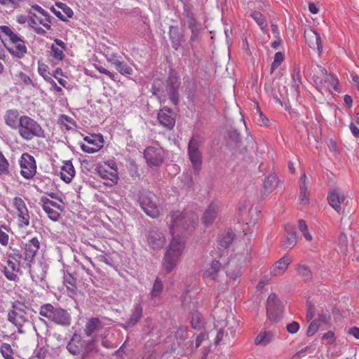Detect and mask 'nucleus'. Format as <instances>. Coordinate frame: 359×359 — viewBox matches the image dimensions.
Segmentation results:
<instances>
[{"mask_svg":"<svg viewBox=\"0 0 359 359\" xmlns=\"http://www.w3.org/2000/svg\"><path fill=\"white\" fill-rule=\"evenodd\" d=\"M197 217L194 213L172 212L170 215V231L172 235L188 229L196 223ZM185 247L184 241L177 235L173 236L165 253L163 266L168 273L176 266Z\"/></svg>","mask_w":359,"mask_h":359,"instance_id":"f257e3e1","label":"nucleus"},{"mask_svg":"<svg viewBox=\"0 0 359 359\" xmlns=\"http://www.w3.org/2000/svg\"><path fill=\"white\" fill-rule=\"evenodd\" d=\"M67 348L72 355H81L85 359L97 351V338L86 340L81 335L74 334Z\"/></svg>","mask_w":359,"mask_h":359,"instance_id":"f03ea898","label":"nucleus"},{"mask_svg":"<svg viewBox=\"0 0 359 359\" xmlns=\"http://www.w3.org/2000/svg\"><path fill=\"white\" fill-rule=\"evenodd\" d=\"M18 129L20 136L27 141H29L34 137H45V132L41 125L27 116H20Z\"/></svg>","mask_w":359,"mask_h":359,"instance_id":"7ed1b4c3","label":"nucleus"},{"mask_svg":"<svg viewBox=\"0 0 359 359\" xmlns=\"http://www.w3.org/2000/svg\"><path fill=\"white\" fill-rule=\"evenodd\" d=\"M84 332L90 339L97 338V344L100 341L101 344L107 348L113 347V344L107 340L109 330L102 327L98 318L90 319L85 325Z\"/></svg>","mask_w":359,"mask_h":359,"instance_id":"20e7f679","label":"nucleus"},{"mask_svg":"<svg viewBox=\"0 0 359 359\" xmlns=\"http://www.w3.org/2000/svg\"><path fill=\"white\" fill-rule=\"evenodd\" d=\"M39 314L60 325L68 326L71 323L69 313L62 308L54 307L51 304L42 305Z\"/></svg>","mask_w":359,"mask_h":359,"instance_id":"39448f33","label":"nucleus"},{"mask_svg":"<svg viewBox=\"0 0 359 359\" xmlns=\"http://www.w3.org/2000/svg\"><path fill=\"white\" fill-rule=\"evenodd\" d=\"M203 141L198 136L192 137L188 144V156L193 170L198 173L202 167L201 146Z\"/></svg>","mask_w":359,"mask_h":359,"instance_id":"423d86ee","label":"nucleus"},{"mask_svg":"<svg viewBox=\"0 0 359 359\" xmlns=\"http://www.w3.org/2000/svg\"><path fill=\"white\" fill-rule=\"evenodd\" d=\"M157 198L149 191H144L139 196L138 202L143 211L149 217L156 218L159 216L161 207Z\"/></svg>","mask_w":359,"mask_h":359,"instance_id":"0eeeda50","label":"nucleus"},{"mask_svg":"<svg viewBox=\"0 0 359 359\" xmlns=\"http://www.w3.org/2000/svg\"><path fill=\"white\" fill-rule=\"evenodd\" d=\"M28 25L36 34L44 35L46 33V29L49 30L51 28V17L49 13L43 15L29 11Z\"/></svg>","mask_w":359,"mask_h":359,"instance_id":"6e6552de","label":"nucleus"},{"mask_svg":"<svg viewBox=\"0 0 359 359\" xmlns=\"http://www.w3.org/2000/svg\"><path fill=\"white\" fill-rule=\"evenodd\" d=\"M26 306L20 302L13 306V309L8 314V320L15 325L20 333H23V325L27 321V314L26 313Z\"/></svg>","mask_w":359,"mask_h":359,"instance_id":"1a4fd4ad","label":"nucleus"},{"mask_svg":"<svg viewBox=\"0 0 359 359\" xmlns=\"http://www.w3.org/2000/svg\"><path fill=\"white\" fill-rule=\"evenodd\" d=\"M165 156V151L160 147L150 146L144 151V157L150 168L159 167L163 163Z\"/></svg>","mask_w":359,"mask_h":359,"instance_id":"9d476101","label":"nucleus"},{"mask_svg":"<svg viewBox=\"0 0 359 359\" xmlns=\"http://www.w3.org/2000/svg\"><path fill=\"white\" fill-rule=\"evenodd\" d=\"M20 174L27 179H32L36 172V163L34 158L28 153L22 154L20 160Z\"/></svg>","mask_w":359,"mask_h":359,"instance_id":"9b49d317","label":"nucleus"},{"mask_svg":"<svg viewBox=\"0 0 359 359\" xmlns=\"http://www.w3.org/2000/svg\"><path fill=\"white\" fill-rule=\"evenodd\" d=\"M12 204L16 210L19 226L27 227L29 225V215L25 201L20 197H15Z\"/></svg>","mask_w":359,"mask_h":359,"instance_id":"f8f14e48","label":"nucleus"},{"mask_svg":"<svg viewBox=\"0 0 359 359\" xmlns=\"http://www.w3.org/2000/svg\"><path fill=\"white\" fill-rule=\"evenodd\" d=\"M147 241L149 247L154 250L162 248L165 243L164 234L156 227H153L148 231Z\"/></svg>","mask_w":359,"mask_h":359,"instance_id":"ddd939ff","label":"nucleus"},{"mask_svg":"<svg viewBox=\"0 0 359 359\" xmlns=\"http://www.w3.org/2000/svg\"><path fill=\"white\" fill-rule=\"evenodd\" d=\"M87 144H83L81 148L83 151L93 154L98 151L103 147V139L100 135H93L84 137Z\"/></svg>","mask_w":359,"mask_h":359,"instance_id":"4468645a","label":"nucleus"},{"mask_svg":"<svg viewBox=\"0 0 359 359\" xmlns=\"http://www.w3.org/2000/svg\"><path fill=\"white\" fill-rule=\"evenodd\" d=\"M180 81L177 76L170 74L167 81L166 91L170 100L173 104H177L179 101L178 88Z\"/></svg>","mask_w":359,"mask_h":359,"instance_id":"2eb2a0df","label":"nucleus"},{"mask_svg":"<svg viewBox=\"0 0 359 359\" xmlns=\"http://www.w3.org/2000/svg\"><path fill=\"white\" fill-rule=\"evenodd\" d=\"M95 170L99 176L106 180L104 182V184L107 186H112L116 184L118 177L117 170L115 169H114V170H111L107 169L106 165H97Z\"/></svg>","mask_w":359,"mask_h":359,"instance_id":"dca6fc26","label":"nucleus"},{"mask_svg":"<svg viewBox=\"0 0 359 359\" xmlns=\"http://www.w3.org/2000/svg\"><path fill=\"white\" fill-rule=\"evenodd\" d=\"M322 74L324 75V80L315 81L317 88L320 90H330V88H332L334 90H337V84H338V79L333 76L332 74H328L326 69H321Z\"/></svg>","mask_w":359,"mask_h":359,"instance_id":"f3484780","label":"nucleus"},{"mask_svg":"<svg viewBox=\"0 0 359 359\" xmlns=\"http://www.w3.org/2000/svg\"><path fill=\"white\" fill-rule=\"evenodd\" d=\"M346 196L339 189L332 190L328 195L327 200L330 205L337 212L341 210V205L346 201Z\"/></svg>","mask_w":359,"mask_h":359,"instance_id":"a211bd4d","label":"nucleus"},{"mask_svg":"<svg viewBox=\"0 0 359 359\" xmlns=\"http://www.w3.org/2000/svg\"><path fill=\"white\" fill-rule=\"evenodd\" d=\"M159 123L164 128L171 130L175 124V119L170 109L164 107L158 114Z\"/></svg>","mask_w":359,"mask_h":359,"instance_id":"6ab92c4d","label":"nucleus"},{"mask_svg":"<svg viewBox=\"0 0 359 359\" xmlns=\"http://www.w3.org/2000/svg\"><path fill=\"white\" fill-rule=\"evenodd\" d=\"M281 311L280 304L277 297L271 294L267 299V315L271 320H276Z\"/></svg>","mask_w":359,"mask_h":359,"instance_id":"aec40b11","label":"nucleus"},{"mask_svg":"<svg viewBox=\"0 0 359 359\" xmlns=\"http://www.w3.org/2000/svg\"><path fill=\"white\" fill-rule=\"evenodd\" d=\"M40 243L36 237H34L24 245L25 260L28 263L33 261L36 252L39 249Z\"/></svg>","mask_w":359,"mask_h":359,"instance_id":"412c9836","label":"nucleus"},{"mask_svg":"<svg viewBox=\"0 0 359 359\" xmlns=\"http://www.w3.org/2000/svg\"><path fill=\"white\" fill-rule=\"evenodd\" d=\"M304 35L308 45L311 48L316 49L318 54L320 55L323 52V46L320 35L313 29L306 31Z\"/></svg>","mask_w":359,"mask_h":359,"instance_id":"4be33fe9","label":"nucleus"},{"mask_svg":"<svg viewBox=\"0 0 359 359\" xmlns=\"http://www.w3.org/2000/svg\"><path fill=\"white\" fill-rule=\"evenodd\" d=\"M292 262V259L287 256H284L271 267L270 273L272 276H282L287 270L288 266Z\"/></svg>","mask_w":359,"mask_h":359,"instance_id":"5701e85b","label":"nucleus"},{"mask_svg":"<svg viewBox=\"0 0 359 359\" xmlns=\"http://www.w3.org/2000/svg\"><path fill=\"white\" fill-rule=\"evenodd\" d=\"M276 339V332L272 330H262L255 339L256 345L266 346Z\"/></svg>","mask_w":359,"mask_h":359,"instance_id":"b1692460","label":"nucleus"},{"mask_svg":"<svg viewBox=\"0 0 359 359\" xmlns=\"http://www.w3.org/2000/svg\"><path fill=\"white\" fill-rule=\"evenodd\" d=\"M219 208V205L217 202H212L209 205L202 217V222L205 226H208L213 222L216 218Z\"/></svg>","mask_w":359,"mask_h":359,"instance_id":"393cba45","label":"nucleus"},{"mask_svg":"<svg viewBox=\"0 0 359 359\" xmlns=\"http://www.w3.org/2000/svg\"><path fill=\"white\" fill-rule=\"evenodd\" d=\"M20 271L19 262L8 259L6 266L4 267V275L9 280H15Z\"/></svg>","mask_w":359,"mask_h":359,"instance_id":"a878e982","label":"nucleus"},{"mask_svg":"<svg viewBox=\"0 0 359 359\" xmlns=\"http://www.w3.org/2000/svg\"><path fill=\"white\" fill-rule=\"evenodd\" d=\"M13 44V47L11 48L10 52L14 55L19 58L22 57L27 53V47L25 41L18 35L16 39H13L11 41Z\"/></svg>","mask_w":359,"mask_h":359,"instance_id":"bb28decb","label":"nucleus"},{"mask_svg":"<svg viewBox=\"0 0 359 359\" xmlns=\"http://www.w3.org/2000/svg\"><path fill=\"white\" fill-rule=\"evenodd\" d=\"M142 306L140 304H136L134 306L131 311V314L129 318L123 324V327L126 329L133 327L141 318L142 315Z\"/></svg>","mask_w":359,"mask_h":359,"instance_id":"cd10ccee","label":"nucleus"},{"mask_svg":"<svg viewBox=\"0 0 359 359\" xmlns=\"http://www.w3.org/2000/svg\"><path fill=\"white\" fill-rule=\"evenodd\" d=\"M75 175V170L72 161L64 162L60 170V177L66 183H69Z\"/></svg>","mask_w":359,"mask_h":359,"instance_id":"c85d7f7f","label":"nucleus"},{"mask_svg":"<svg viewBox=\"0 0 359 359\" xmlns=\"http://www.w3.org/2000/svg\"><path fill=\"white\" fill-rule=\"evenodd\" d=\"M20 115L16 109H10L6 112L4 121L7 126L13 129H18L20 124Z\"/></svg>","mask_w":359,"mask_h":359,"instance_id":"c756f323","label":"nucleus"},{"mask_svg":"<svg viewBox=\"0 0 359 359\" xmlns=\"http://www.w3.org/2000/svg\"><path fill=\"white\" fill-rule=\"evenodd\" d=\"M308 184L309 182L307 180V177L306 174H304L299 180V187H300V196L299 200L301 203L302 204H308L309 201V193L308 191Z\"/></svg>","mask_w":359,"mask_h":359,"instance_id":"7c9ffc66","label":"nucleus"},{"mask_svg":"<svg viewBox=\"0 0 359 359\" xmlns=\"http://www.w3.org/2000/svg\"><path fill=\"white\" fill-rule=\"evenodd\" d=\"M226 276L231 278L233 280H236V279L240 277L241 267H238L236 262L234 259H231L226 264Z\"/></svg>","mask_w":359,"mask_h":359,"instance_id":"2f4dec72","label":"nucleus"},{"mask_svg":"<svg viewBox=\"0 0 359 359\" xmlns=\"http://www.w3.org/2000/svg\"><path fill=\"white\" fill-rule=\"evenodd\" d=\"M220 264L218 261H213L211 266L203 273V278L206 281L216 280L220 269Z\"/></svg>","mask_w":359,"mask_h":359,"instance_id":"473e14b6","label":"nucleus"},{"mask_svg":"<svg viewBox=\"0 0 359 359\" xmlns=\"http://www.w3.org/2000/svg\"><path fill=\"white\" fill-rule=\"evenodd\" d=\"M234 239V233L232 231L228 230L222 233L218 237V244L224 248H227Z\"/></svg>","mask_w":359,"mask_h":359,"instance_id":"72a5a7b5","label":"nucleus"},{"mask_svg":"<svg viewBox=\"0 0 359 359\" xmlns=\"http://www.w3.org/2000/svg\"><path fill=\"white\" fill-rule=\"evenodd\" d=\"M297 236L296 232H287L285 240L283 241L282 246L285 249H291L297 244Z\"/></svg>","mask_w":359,"mask_h":359,"instance_id":"f704fd0d","label":"nucleus"},{"mask_svg":"<svg viewBox=\"0 0 359 359\" xmlns=\"http://www.w3.org/2000/svg\"><path fill=\"white\" fill-rule=\"evenodd\" d=\"M331 320L330 311L327 309H320L318 310V316L315 320H317L320 325L329 324Z\"/></svg>","mask_w":359,"mask_h":359,"instance_id":"c9c22d12","label":"nucleus"},{"mask_svg":"<svg viewBox=\"0 0 359 359\" xmlns=\"http://www.w3.org/2000/svg\"><path fill=\"white\" fill-rule=\"evenodd\" d=\"M295 269L298 275L300 276L305 281H309L312 279V273L306 266L298 264L296 266Z\"/></svg>","mask_w":359,"mask_h":359,"instance_id":"e433bc0d","label":"nucleus"},{"mask_svg":"<svg viewBox=\"0 0 359 359\" xmlns=\"http://www.w3.org/2000/svg\"><path fill=\"white\" fill-rule=\"evenodd\" d=\"M302 82L300 69L299 68L294 69L292 74V88L294 92L297 94L299 85Z\"/></svg>","mask_w":359,"mask_h":359,"instance_id":"4c0bfd02","label":"nucleus"},{"mask_svg":"<svg viewBox=\"0 0 359 359\" xmlns=\"http://www.w3.org/2000/svg\"><path fill=\"white\" fill-rule=\"evenodd\" d=\"M11 229L6 225L0 226V244L3 246H7L9 243V233Z\"/></svg>","mask_w":359,"mask_h":359,"instance_id":"58836bf2","label":"nucleus"},{"mask_svg":"<svg viewBox=\"0 0 359 359\" xmlns=\"http://www.w3.org/2000/svg\"><path fill=\"white\" fill-rule=\"evenodd\" d=\"M26 0H0V4L6 8L15 10L20 6Z\"/></svg>","mask_w":359,"mask_h":359,"instance_id":"ea45409f","label":"nucleus"},{"mask_svg":"<svg viewBox=\"0 0 359 359\" xmlns=\"http://www.w3.org/2000/svg\"><path fill=\"white\" fill-rule=\"evenodd\" d=\"M0 351L5 359H14V353L10 344L3 343L0 346Z\"/></svg>","mask_w":359,"mask_h":359,"instance_id":"a19ab883","label":"nucleus"},{"mask_svg":"<svg viewBox=\"0 0 359 359\" xmlns=\"http://www.w3.org/2000/svg\"><path fill=\"white\" fill-rule=\"evenodd\" d=\"M163 285L160 278H157L153 285V289L151 292V297L152 299L158 297L163 291Z\"/></svg>","mask_w":359,"mask_h":359,"instance_id":"79ce46f5","label":"nucleus"},{"mask_svg":"<svg viewBox=\"0 0 359 359\" xmlns=\"http://www.w3.org/2000/svg\"><path fill=\"white\" fill-rule=\"evenodd\" d=\"M55 6L57 8L61 10L64 17L65 18L66 21H67L68 18H70L73 16L74 12L72 9L67 4L59 2L56 3Z\"/></svg>","mask_w":359,"mask_h":359,"instance_id":"37998d69","label":"nucleus"},{"mask_svg":"<svg viewBox=\"0 0 359 359\" xmlns=\"http://www.w3.org/2000/svg\"><path fill=\"white\" fill-rule=\"evenodd\" d=\"M298 228L300 232L302 233L304 237L307 241H311L313 239L312 236L308 231V226L306 222L303 219H299L298 222Z\"/></svg>","mask_w":359,"mask_h":359,"instance_id":"c03bdc74","label":"nucleus"},{"mask_svg":"<svg viewBox=\"0 0 359 359\" xmlns=\"http://www.w3.org/2000/svg\"><path fill=\"white\" fill-rule=\"evenodd\" d=\"M277 178L274 175L269 176L264 183V188L265 191L269 193L277 185Z\"/></svg>","mask_w":359,"mask_h":359,"instance_id":"a18cd8bd","label":"nucleus"},{"mask_svg":"<svg viewBox=\"0 0 359 359\" xmlns=\"http://www.w3.org/2000/svg\"><path fill=\"white\" fill-rule=\"evenodd\" d=\"M238 210L242 215L247 212L249 215H253L252 203L249 200H245L239 206Z\"/></svg>","mask_w":359,"mask_h":359,"instance_id":"49530a36","label":"nucleus"},{"mask_svg":"<svg viewBox=\"0 0 359 359\" xmlns=\"http://www.w3.org/2000/svg\"><path fill=\"white\" fill-rule=\"evenodd\" d=\"M191 323L193 328L201 329L203 324L201 313L198 312L193 313Z\"/></svg>","mask_w":359,"mask_h":359,"instance_id":"de8ad7c7","label":"nucleus"},{"mask_svg":"<svg viewBox=\"0 0 359 359\" xmlns=\"http://www.w3.org/2000/svg\"><path fill=\"white\" fill-rule=\"evenodd\" d=\"M63 49L57 48L54 44L51 46V55L53 57L54 62H57L61 61L64 57Z\"/></svg>","mask_w":359,"mask_h":359,"instance_id":"09e8293b","label":"nucleus"},{"mask_svg":"<svg viewBox=\"0 0 359 359\" xmlns=\"http://www.w3.org/2000/svg\"><path fill=\"white\" fill-rule=\"evenodd\" d=\"M0 35L4 36L6 37V39L11 41L13 39H16L18 34L14 33L12 29L7 26H1L0 27Z\"/></svg>","mask_w":359,"mask_h":359,"instance_id":"8fccbe9b","label":"nucleus"},{"mask_svg":"<svg viewBox=\"0 0 359 359\" xmlns=\"http://www.w3.org/2000/svg\"><path fill=\"white\" fill-rule=\"evenodd\" d=\"M43 210L48 215V217L53 221L58 220L60 217V213L57 210H54L52 208H50L48 205H43L42 206Z\"/></svg>","mask_w":359,"mask_h":359,"instance_id":"3c124183","label":"nucleus"},{"mask_svg":"<svg viewBox=\"0 0 359 359\" xmlns=\"http://www.w3.org/2000/svg\"><path fill=\"white\" fill-rule=\"evenodd\" d=\"M16 76L18 78V82L25 86H34V83L30 77L24 72L18 73Z\"/></svg>","mask_w":359,"mask_h":359,"instance_id":"603ef678","label":"nucleus"},{"mask_svg":"<svg viewBox=\"0 0 359 359\" xmlns=\"http://www.w3.org/2000/svg\"><path fill=\"white\" fill-rule=\"evenodd\" d=\"M284 60V55L280 52H277L275 54L273 62L271 67V73H273L276 68H278Z\"/></svg>","mask_w":359,"mask_h":359,"instance_id":"864d4df0","label":"nucleus"},{"mask_svg":"<svg viewBox=\"0 0 359 359\" xmlns=\"http://www.w3.org/2000/svg\"><path fill=\"white\" fill-rule=\"evenodd\" d=\"M40 203L41 204V206H43V205H46L49 206L50 208H55L59 210H62V205L57 203V202L50 200L47 197L43 196L41 198Z\"/></svg>","mask_w":359,"mask_h":359,"instance_id":"5fc2aeb1","label":"nucleus"},{"mask_svg":"<svg viewBox=\"0 0 359 359\" xmlns=\"http://www.w3.org/2000/svg\"><path fill=\"white\" fill-rule=\"evenodd\" d=\"M320 323H318L317 320H313L311 322L307 329L306 334L308 337L314 335L320 327Z\"/></svg>","mask_w":359,"mask_h":359,"instance_id":"6e6d98bb","label":"nucleus"},{"mask_svg":"<svg viewBox=\"0 0 359 359\" xmlns=\"http://www.w3.org/2000/svg\"><path fill=\"white\" fill-rule=\"evenodd\" d=\"M8 162L0 151V175L6 174L8 172Z\"/></svg>","mask_w":359,"mask_h":359,"instance_id":"4d7b16f0","label":"nucleus"},{"mask_svg":"<svg viewBox=\"0 0 359 359\" xmlns=\"http://www.w3.org/2000/svg\"><path fill=\"white\" fill-rule=\"evenodd\" d=\"M116 70L118 71L121 74L130 75L133 73V69L126 63L123 62H120V65L118 66Z\"/></svg>","mask_w":359,"mask_h":359,"instance_id":"13d9d810","label":"nucleus"},{"mask_svg":"<svg viewBox=\"0 0 359 359\" xmlns=\"http://www.w3.org/2000/svg\"><path fill=\"white\" fill-rule=\"evenodd\" d=\"M321 339L326 341V344L330 345L334 344L336 341L334 333L332 331H328L323 334Z\"/></svg>","mask_w":359,"mask_h":359,"instance_id":"bf43d9fd","label":"nucleus"},{"mask_svg":"<svg viewBox=\"0 0 359 359\" xmlns=\"http://www.w3.org/2000/svg\"><path fill=\"white\" fill-rule=\"evenodd\" d=\"M252 18L259 25L262 29H264V20L262 14L259 12H253L251 14Z\"/></svg>","mask_w":359,"mask_h":359,"instance_id":"052dcab7","label":"nucleus"},{"mask_svg":"<svg viewBox=\"0 0 359 359\" xmlns=\"http://www.w3.org/2000/svg\"><path fill=\"white\" fill-rule=\"evenodd\" d=\"M339 245L341 246V251L345 254L346 252V245L348 243L347 236L344 233H341L338 241Z\"/></svg>","mask_w":359,"mask_h":359,"instance_id":"680f3d73","label":"nucleus"},{"mask_svg":"<svg viewBox=\"0 0 359 359\" xmlns=\"http://www.w3.org/2000/svg\"><path fill=\"white\" fill-rule=\"evenodd\" d=\"M258 113L257 123L262 126H266L269 125V120L263 114L259 108L257 109Z\"/></svg>","mask_w":359,"mask_h":359,"instance_id":"e2e57ef3","label":"nucleus"},{"mask_svg":"<svg viewBox=\"0 0 359 359\" xmlns=\"http://www.w3.org/2000/svg\"><path fill=\"white\" fill-rule=\"evenodd\" d=\"M172 29H173V28L172 27L170 31V39H171V41H172V47L175 50H177L178 48L181 45L180 44V40L179 37L174 36V34H177V33H176L175 29L173 31H172Z\"/></svg>","mask_w":359,"mask_h":359,"instance_id":"0e129e2a","label":"nucleus"},{"mask_svg":"<svg viewBox=\"0 0 359 359\" xmlns=\"http://www.w3.org/2000/svg\"><path fill=\"white\" fill-rule=\"evenodd\" d=\"M299 324L297 322L293 321L287 325L286 329L289 333L294 334L299 331Z\"/></svg>","mask_w":359,"mask_h":359,"instance_id":"69168bd1","label":"nucleus"},{"mask_svg":"<svg viewBox=\"0 0 359 359\" xmlns=\"http://www.w3.org/2000/svg\"><path fill=\"white\" fill-rule=\"evenodd\" d=\"M60 122L63 124H65L67 128H71L72 126H74V122L73 121V119L69 116H67V115H62L60 116Z\"/></svg>","mask_w":359,"mask_h":359,"instance_id":"338daca9","label":"nucleus"},{"mask_svg":"<svg viewBox=\"0 0 359 359\" xmlns=\"http://www.w3.org/2000/svg\"><path fill=\"white\" fill-rule=\"evenodd\" d=\"M47 354V349L44 347H38L35 351V355L39 359H43Z\"/></svg>","mask_w":359,"mask_h":359,"instance_id":"774afa93","label":"nucleus"}]
</instances>
